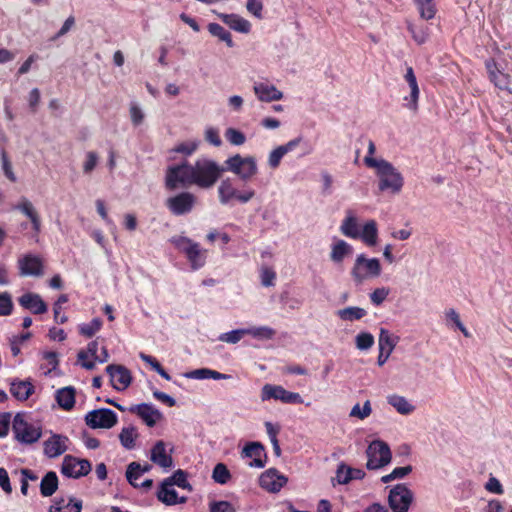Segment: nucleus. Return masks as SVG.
I'll list each match as a JSON object with an SVG mask.
<instances>
[{
    "label": "nucleus",
    "instance_id": "5fc2aeb1",
    "mask_svg": "<svg viewBox=\"0 0 512 512\" xmlns=\"http://www.w3.org/2000/svg\"><path fill=\"white\" fill-rule=\"evenodd\" d=\"M246 335V329H236L227 333H223L219 336V340L222 342L236 344L243 336Z\"/></svg>",
    "mask_w": 512,
    "mask_h": 512
},
{
    "label": "nucleus",
    "instance_id": "ddd939ff",
    "mask_svg": "<svg viewBox=\"0 0 512 512\" xmlns=\"http://www.w3.org/2000/svg\"><path fill=\"white\" fill-rule=\"evenodd\" d=\"M404 80L408 84V88H409V95H406L403 98V100L405 102L404 107L412 112H417L418 106H419L418 103H419L420 89H419L416 75L411 66L406 68Z\"/></svg>",
    "mask_w": 512,
    "mask_h": 512
},
{
    "label": "nucleus",
    "instance_id": "9d476101",
    "mask_svg": "<svg viewBox=\"0 0 512 512\" xmlns=\"http://www.w3.org/2000/svg\"><path fill=\"white\" fill-rule=\"evenodd\" d=\"M117 421L116 413L106 408L92 410L85 416L86 425L92 429H110Z\"/></svg>",
    "mask_w": 512,
    "mask_h": 512
},
{
    "label": "nucleus",
    "instance_id": "7c9ffc66",
    "mask_svg": "<svg viewBox=\"0 0 512 512\" xmlns=\"http://www.w3.org/2000/svg\"><path fill=\"white\" fill-rule=\"evenodd\" d=\"M184 376L189 379H198V380H202V379L229 380L232 378V376L229 374L220 373L216 370H212L209 368L195 369V370L186 372L184 374Z\"/></svg>",
    "mask_w": 512,
    "mask_h": 512
},
{
    "label": "nucleus",
    "instance_id": "bb28decb",
    "mask_svg": "<svg viewBox=\"0 0 512 512\" xmlns=\"http://www.w3.org/2000/svg\"><path fill=\"white\" fill-rule=\"evenodd\" d=\"M19 303L25 309L34 314H43L47 311V305L38 294L26 293L19 298Z\"/></svg>",
    "mask_w": 512,
    "mask_h": 512
},
{
    "label": "nucleus",
    "instance_id": "72a5a7b5",
    "mask_svg": "<svg viewBox=\"0 0 512 512\" xmlns=\"http://www.w3.org/2000/svg\"><path fill=\"white\" fill-rule=\"evenodd\" d=\"M387 402L401 415H409L415 411V406L401 395H389Z\"/></svg>",
    "mask_w": 512,
    "mask_h": 512
},
{
    "label": "nucleus",
    "instance_id": "dca6fc26",
    "mask_svg": "<svg viewBox=\"0 0 512 512\" xmlns=\"http://www.w3.org/2000/svg\"><path fill=\"white\" fill-rule=\"evenodd\" d=\"M106 372L110 376L112 386L118 391L125 390L131 383V374L129 370L122 365H108Z\"/></svg>",
    "mask_w": 512,
    "mask_h": 512
},
{
    "label": "nucleus",
    "instance_id": "9b49d317",
    "mask_svg": "<svg viewBox=\"0 0 512 512\" xmlns=\"http://www.w3.org/2000/svg\"><path fill=\"white\" fill-rule=\"evenodd\" d=\"M91 469L92 466L88 460L66 455L62 462L61 473L66 477L78 479L88 475Z\"/></svg>",
    "mask_w": 512,
    "mask_h": 512
},
{
    "label": "nucleus",
    "instance_id": "6e6d98bb",
    "mask_svg": "<svg viewBox=\"0 0 512 512\" xmlns=\"http://www.w3.org/2000/svg\"><path fill=\"white\" fill-rule=\"evenodd\" d=\"M0 156L2 160V169L4 172V175L11 181L16 182L17 178L15 173L13 172L12 164L10 160L8 159V156L5 152V150L0 151Z\"/></svg>",
    "mask_w": 512,
    "mask_h": 512
},
{
    "label": "nucleus",
    "instance_id": "1a4fd4ad",
    "mask_svg": "<svg viewBox=\"0 0 512 512\" xmlns=\"http://www.w3.org/2000/svg\"><path fill=\"white\" fill-rule=\"evenodd\" d=\"M175 244L186 254L191 263L192 269L197 270L204 266L207 251L202 249L198 243H195L186 237H180L175 240Z\"/></svg>",
    "mask_w": 512,
    "mask_h": 512
},
{
    "label": "nucleus",
    "instance_id": "f257e3e1",
    "mask_svg": "<svg viewBox=\"0 0 512 512\" xmlns=\"http://www.w3.org/2000/svg\"><path fill=\"white\" fill-rule=\"evenodd\" d=\"M224 171V167L209 158H198L194 163L185 161L168 167L165 185L169 190L191 185L209 189L214 186Z\"/></svg>",
    "mask_w": 512,
    "mask_h": 512
},
{
    "label": "nucleus",
    "instance_id": "423d86ee",
    "mask_svg": "<svg viewBox=\"0 0 512 512\" xmlns=\"http://www.w3.org/2000/svg\"><path fill=\"white\" fill-rule=\"evenodd\" d=\"M367 468L375 470L384 467L391 461V451L387 443L381 440L372 441L366 451Z\"/></svg>",
    "mask_w": 512,
    "mask_h": 512
},
{
    "label": "nucleus",
    "instance_id": "ea45409f",
    "mask_svg": "<svg viewBox=\"0 0 512 512\" xmlns=\"http://www.w3.org/2000/svg\"><path fill=\"white\" fill-rule=\"evenodd\" d=\"M165 485H176L180 488L187 489L188 491H192L191 484L187 481V474L185 471L178 469L176 470L172 476L164 479Z\"/></svg>",
    "mask_w": 512,
    "mask_h": 512
},
{
    "label": "nucleus",
    "instance_id": "f03ea898",
    "mask_svg": "<svg viewBox=\"0 0 512 512\" xmlns=\"http://www.w3.org/2000/svg\"><path fill=\"white\" fill-rule=\"evenodd\" d=\"M366 166L375 169L379 179L378 188L380 191H390L392 194L401 192L404 186V178L390 162L385 159H381V161L368 159Z\"/></svg>",
    "mask_w": 512,
    "mask_h": 512
},
{
    "label": "nucleus",
    "instance_id": "f704fd0d",
    "mask_svg": "<svg viewBox=\"0 0 512 512\" xmlns=\"http://www.w3.org/2000/svg\"><path fill=\"white\" fill-rule=\"evenodd\" d=\"M75 388L72 386L63 387L56 392V401L64 410H71L75 404Z\"/></svg>",
    "mask_w": 512,
    "mask_h": 512
},
{
    "label": "nucleus",
    "instance_id": "8fccbe9b",
    "mask_svg": "<svg viewBox=\"0 0 512 512\" xmlns=\"http://www.w3.org/2000/svg\"><path fill=\"white\" fill-rule=\"evenodd\" d=\"M141 476V465L138 462H131L127 466L126 478L127 481L135 488L139 486L137 483L138 478Z\"/></svg>",
    "mask_w": 512,
    "mask_h": 512
},
{
    "label": "nucleus",
    "instance_id": "f3484780",
    "mask_svg": "<svg viewBox=\"0 0 512 512\" xmlns=\"http://www.w3.org/2000/svg\"><path fill=\"white\" fill-rule=\"evenodd\" d=\"M287 483V478L276 469H268L259 478L260 486L268 492L276 493Z\"/></svg>",
    "mask_w": 512,
    "mask_h": 512
},
{
    "label": "nucleus",
    "instance_id": "a878e982",
    "mask_svg": "<svg viewBox=\"0 0 512 512\" xmlns=\"http://www.w3.org/2000/svg\"><path fill=\"white\" fill-rule=\"evenodd\" d=\"M150 460L164 469L173 465V459L166 453V445L162 440L157 441L151 449Z\"/></svg>",
    "mask_w": 512,
    "mask_h": 512
},
{
    "label": "nucleus",
    "instance_id": "774afa93",
    "mask_svg": "<svg viewBox=\"0 0 512 512\" xmlns=\"http://www.w3.org/2000/svg\"><path fill=\"white\" fill-rule=\"evenodd\" d=\"M97 162L98 155L93 151L88 152L86 155V161L83 164L84 173H90L96 167Z\"/></svg>",
    "mask_w": 512,
    "mask_h": 512
},
{
    "label": "nucleus",
    "instance_id": "6e6552de",
    "mask_svg": "<svg viewBox=\"0 0 512 512\" xmlns=\"http://www.w3.org/2000/svg\"><path fill=\"white\" fill-rule=\"evenodd\" d=\"M413 500L414 494L406 484L395 485L388 495V504L392 512H409Z\"/></svg>",
    "mask_w": 512,
    "mask_h": 512
},
{
    "label": "nucleus",
    "instance_id": "6ab92c4d",
    "mask_svg": "<svg viewBox=\"0 0 512 512\" xmlns=\"http://www.w3.org/2000/svg\"><path fill=\"white\" fill-rule=\"evenodd\" d=\"M68 438L60 434H52L44 441V454L49 458H56L68 449Z\"/></svg>",
    "mask_w": 512,
    "mask_h": 512
},
{
    "label": "nucleus",
    "instance_id": "20e7f679",
    "mask_svg": "<svg viewBox=\"0 0 512 512\" xmlns=\"http://www.w3.org/2000/svg\"><path fill=\"white\" fill-rule=\"evenodd\" d=\"M217 193L220 204L224 206L232 204L233 201L246 204L252 200L256 194L255 190L252 188L238 190L234 182L229 178L220 182Z\"/></svg>",
    "mask_w": 512,
    "mask_h": 512
},
{
    "label": "nucleus",
    "instance_id": "13d9d810",
    "mask_svg": "<svg viewBox=\"0 0 512 512\" xmlns=\"http://www.w3.org/2000/svg\"><path fill=\"white\" fill-rule=\"evenodd\" d=\"M13 303L9 293H0V315L7 316L12 312Z\"/></svg>",
    "mask_w": 512,
    "mask_h": 512
},
{
    "label": "nucleus",
    "instance_id": "0e129e2a",
    "mask_svg": "<svg viewBox=\"0 0 512 512\" xmlns=\"http://www.w3.org/2000/svg\"><path fill=\"white\" fill-rule=\"evenodd\" d=\"M276 278V273L273 269L269 267H263L261 269V283L265 287H270L274 285V280Z\"/></svg>",
    "mask_w": 512,
    "mask_h": 512
},
{
    "label": "nucleus",
    "instance_id": "4be33fe9",
    "mask_svg": "<svg viewBox=\"0 0 512 512\" xmlns=\"http://www.w3.org/2000/svg\"><path fill=\"white\" fill-rule=\"evenodd\" d=\"M253 91L258 100L262 102L278 101L283 98V93L276 86L265 82L255 83Z\"/></svg>",
    "mask_w": 512,
    "mask_h": 512
},
{
    "label": "nucleus",
    "instance_id": "79ce46f5",
    "mask_svg": "<svg viewBox=\"0 0 512 512\" xmlns=\"http://www.w3.org/2000/svg\"><path fill=\"white\" fill-rule=\"evenodd\" d=\"M417 4L420 17L424 20H430L434 18L436 14V8L433 0H414Z\"/></svg>",
    "mask_w": 512,
    "mask_h": 512
},
{
    "label": "nucleus",
    "instance_id": "0eeeda50",
    "mask_svg": "<svg viewBox=\"0 0 512 512\" xmlns=\"http://www.w3.org/2000/svg\"><path fill=\"white\" fill-rule=\"evenodd\" d=\"M12 429L15 438L24 444H32L37 442L42 433L41 428L25 420L24 416L17 414L12 423Z\"/></svg>",
    "mask_w": 512,
    "mask_h": 512
},
{
    "label": "nucleus",
    "instance_id": "e2e57ef3",
    "mask_svg": "<svg viewBox=\"0 0 512 512\" xmlns=\"http://www.w3.org/2000/svg\"><path fill=\"white\" fill-rule=\"evenodd\" d=\"M210 512H236L235 508L228 501H213L209 504Z\"/></svg>",
    "mask_w": 512,
    "mask_h": 512
},
{
    "label": "nucleus",
    "instance_id": "b1692460",
    "mask_svg": "<svg viewBox=\"0 0 512 512\" xmlns=\"http://www.w3.org/2000/svg\"><path fill=\"white\" fill-rule=\"evenodd\" d=\"M352 253L353 247L348 242L343 239H336L331 245L329 257L334 264L341 265Z\"/></svg>",
    "mask_w": 512,
    "mask_h": 512
},
{
    "label": "nucleus",
    "instance_id": "f8f14e48",
    "mask_svg": "<svg viewBox=\"0 0 512 512\" xmlns=\"http://www.w3.org/2000/svg\"><path fill=\"white\" fill-rule=\"evenodd\" d=\"M196 196L190 192H181L166 199V207L176 216L190 213L196 203Z\"/></svg>",
    "mask_w": 512,
    "mask_h": 512
},
{
    "label": "nucleus",
    "instance_id": "5701e85b",
    "mask_svg": "<svg viewBox=\"0 0 512 512\" xmlns=\"http://www.w3.org/2000/svg\"><path fill=\"white\" fill-rule=\"evenodd\" d=\"M19 269L22 276H41L43 274V265L39 257L34 255H25L19 260Z\"/></svg>",
    "mask_w": 512,
    "mask_h": 512
},
{
    "label": "nucleus",
    "instance_id": "cd10ccee",
    "mask_svg": "<svg viewBox=\"0 0 512 512\" xmlns=\"http://www.w3.org/2000/svg\"><path fill=\"white\" fill-rule=\"evenodd\" d=\"M10 393L19 401H26L34 393L30 380L15 379L10 384Z\"/></svg>",
    "mask_w": 512,
    "mask_h": 512
},
{
    "label": "nucleus",
    "instance_id": "c9c22d12",
    "mask_svg": "<svg viewBox=\"0 0 512 512\" xmlns=\"http://www.w3.org/2000/svg\"><path fill=\"white\" fill-rule=\"evenodd\" d=\"M98 351V342L97 340L92 341L88 344L86 350H80L78 352V361L81 363L82 367L87 370H93L95 368V361H88V357L96 358Z\"/></svg>",
    "mask_w": 512,
    "mask_h": 512
},
{
    "label": "nucleus",
    "instance_id": "393cba45",
    "mask_svg": "<svg viewBox=\"0 0 512 512\" xmlns=\"http://www.w3.org/2000/svg\"><path fill=\"white\" fill-rule=\"evenodd\" d=\"M217 16L234 31L246 34L251 30V23L238 14L217 13Z\"/></svg>",
    "mask_w": 512,
    "mask_h": 512
},
{
    "label": "nucleus",
    "instance_id": "37998d69",
    "mask_svg": "<svg viewBox=\"0 0 512 512\" xmlns=\"http://www.w3.org/2000/svg\"><path fill=\"white\" fill-rule=\"evenodd\" d=\"M372 413V406L369 400H366L361 407L359 403L355 404L350 413L349 416L352 418H358L360 420H364L367 417H369Z\"/></svg>",
    "mask_w": 512,
    "mask_h": 512
},
{
    "label": "nucleus",
    "instance_id": "680f3d73",
    "mask_svg": "<svg viewBox=\"0 0 512 512\" xmlns=\"http://www.w3.org/2000/svg\"><path fill=\"white\" fill-rule=\"evenodd\" d=\"M68 302V296L66 294H62L58 297L57 301L54 304V319L57 323L63 324L67 321V316L63 315L61 316L60 320L59 318V310L62 309V305Z\"/></svg>",
    "mask_w": 512,
    "mask_h": 512
},
{
    "label": "nucleus",
    "instance_id": "aec40b11",
    "mask_svg": "<svg viewBox=\"0 0 512 512\" xmlns=\"http://www.w3.org/2000/svg\"><path fill=\"white\" fill-rule=\"evenodd\" d=\"M242 456L252 458L250 467L263 468L265 466L266 453L264 446L260 442H250L242 450Z\"/></svg>",
    "mask_w": 512,
    "mask_h": 512
},
{
    "label": "nucleus",
    "instance_id": "c85d7f7f",
    "mask_svg": "<svg viewBox=\"0 0 512 512\" xmlns=\"http://www.w3.org/2000/svg\"><path fill=\"white\" fill-rule=\"evenodd\" d=\"M486 68L489 74L490 80L500 90L509 89L510 77L509 75L500 71L493 60L486 61Z\"/></svg>",
    "mask_w": 512,
    "mask_h": 512
},
{
    "label": "nucleus",
    "instance_id": "4d7b16f0",
    "mask_svg": "<svg viewBox=\"0 0 512 512\" xmlns=\"http://www.w3.org/2000/svg\"><path fill=\"white\" fill-rule=\"evenodd\" d=\"M389 293H390V289L387 287L376 288L370 294V300L374 305L379 306L386 300Z\"/></svg>",
    "mask_w": 512,
    "mask_h": 512
},
{
    "label": "nucleus",
    "instance_id": "c03bdc74",
    "mask_svg": "<svg viewBox=\"0 0 512 512\" xmlns=\"http://www.w3.org/2000/svg\"><path fill=\"white\" fill-rule=\"evenodd\" d=\"M212 478L216 483L226 484L231 478V474L223 463H218L213 469Z\"/></svg>",
    "mask_w": 512,
    "mask_h": 512
},
{
    "label": "nucleus",
    "instance_id": "39448f33",
    "mask_svg": "<svg viewBox=\"0 0 512 512\" xmlns=\"http://www.w3.org/2000/svg\"><path fill=\"white\" fill-rule=\"evenodd\" d=\"M225 171H230L241 180L248 181L258 173V165L254 156L235 154L225 161Z\"/></svg>",
    "mask_w": 512,
    "mask_h": 512
},
{
    "label": "nucleus",
    "instance_id": "864d4df0",
    "mask_svg": "<svg viewBox=\"0 0 512 512\" xmlns=\"http://www.w3.org/2000/svg\"><path fill=\"white\" fill-rule=\"evenodd\" d=\"M101 326L102 321L99 318H94L90 323L80 326V333L87 338H91L100 330Z\"/></svg>",
    "mask_w": 512,
    "mask_h": 512
},
{
    "label": "nucleus",
    "instance_id": "338daca9",
    "mask_svg": "<svg viewBox=\"0 0 512 512\" xmlns=\"http://www.w3.org/2000/svg\"><path fill=\"white\" fill-rule=\"evenodd\" d=\"M246 9L258 19L262 18L263 4L261 0H247Z\"/></svg>",
    "mask_w": 512,
    "mask_h": 512
},
{
    "label": "nucleus",
    "instance_id": "de8ad7c7",
    "mask_svg": "<svg viewBox=\"0 0 512 512\" xmlns=\"http://www.w3.org/2000/svg\"><path fill=\"white\" fill-rule=\"evenodd\" d=\"M408 30L412 34L413 39L418 44H423L426 42L428 38V28L423 25H415L412 23H408Z\"/></svg>",
    "mask_w": 512,
    "mask_h": 512
},
{
    "label": "nucleus",
    "instance_id": "c756f323",
    "mask_svg": "<svg viewBox=\"0 0 512 512\" xmlns=\"http://www.w3.org/2000/svg\"><path fill=\"white\" fill-rule=\"evenodd\" d=\"M340 232L348 238L358 239L360 237L358 219L352 212L346 213L340 225Z\"/></svg>",
    "mask_w": 512,
    "mask_h": 512
},
{
    "label": "nucleus",
    "instance_id": "bf43d9fd",
    "mask_svg": "<svg viewBox=\"0 0 512 512\" xmlns=\"http://www.w3.org/2000/svg\"><path fill=\"white\" fill-rule=\"evenodd\" d=\"M205 140L215 147H219L222 144L219 130L214 127H208L204 133Z\"/></svg>",
    "mask_w": 512,
    "mask_h": 512
},
{
    "label": "nucleus",
    "instance_id": "4c0bfd02",
    "mask_svg": "<svg viewBox=\"0 0 512 512\" xmlns=\"http://www.w3.org/2000/svg\"><path fill=\"white\" fill-rule=\"evenodd\" d=\"M336 315L343 321L360 320L367 315V311L358 306H349L336 311Z\"/></svg>",
    "mask_w": 512,
    "mask_h": 512
},
{
    "label": "nucleus",
    "instance_id": "2f4dec72",
    "mask_svg": "<svg viewBox=\"0 0 512 512\" xmlns=\"http://www.w3.org/2000/svg\"><path fill=\"white\" fill-rule=\"evenodd\" d=\"M172 485H165V481L161 483L158 492V499L166 505L182 504L187 501L186 497H179L176 490L171 488Z\"/></svg>",
    "mask_w": 512,
    "mask_h": 512
},
{
    "label": "nucleus",
    "instance_id": "2eb2a0df",
    "mask_svg": "<svg viewBox=\"0 0 512 512\" xmlns=\"http://www.w3.org/2000/svg\"><path fill=\"white\" fill-rule=\"evenodd\" d=\"M128 411L139 416L148 427H154L163 418L158 409L147 403L132 405Z\"/></svg>",
    "mask_w": 512,
    "mask_h": 512
},
{
    "label": "nucleus",
    "instance_id": "09e8293b",
    "mask_svg": "<svg viewBox=\"0 0 512 512\" xmlns=\"http://www.w3.org/2000/svg\"><path fill=\"white\" fill-rule=\"evenodd\" d=\"M374 342V336L369 332H360L355 337L356 347L361 351L370 349Z\"/></svg>",
    "mask_w": 512,
    "mask_h": 512
},
{
    "label": "nucleus",
    "instance_id": "052dcab7",
    "mask_svg": "<svg viewBox=\"0 0 512 512\" xmlns=\"http://www.w3.org/2000/svg\"><path fill=\"white\" fill-rule=\"evenodd\" d=\"M279 387L280 386L278 385L265 384L261 390L262 401H266L272 398L278 400Z\"/></svg>",
    "mask_w": 512,
    "mask_h": 512
},
{
    "label": "nucleus",
    "instance_id": "473e14b6",
    "mask_svg": "<svg viewBox=\"0 0 512 512\" xmlns=\"http://www.w3.org/2000/svg\"><path fill=\"white\" fill-rule=\"evenodd\" d=\"M364 244L369 247H373L377 244L378 240V228L375 220L367 221L362 229H360V237Z\"/></svg>",
    "mask_w": 512,
    "mask_h": 512
},
{
    "label": "nucleus",
    "instance_id": "a19ab883",
    "mask_svg": "<svg viewBox=\"0 0 512 512\" xmlns=\"http://www.w3.org/2000/svg\"><path fill=\"white\" fill-rule=\"evenodd\" d=\"M208 31L212 36L217 37L219 40L225 42L228 47L234 46L231 33L223 28L220 24L210 23L208 25Z\"/></svg>",
    "mask_w": 512,
    "mask_h": 512
},
{
    "label": "nucleus",
    "instance_id": "69168bd1",
    "mask_svg": "<svg viewBox=\"0 0 512 512\" xmlns=\"http://www.w3.org/2000/svg\"><path fill=\"white\" fill-rule=\"evenodd\" d=\"M352 473V468L347 467L344 464L339 465L336 478L339 484H347L351 480L350 474Z\"/></svg>",
    "mask_w": 512,
    "mask_h": 512
},
{
    "label": "nucleus",
    "instance_id": "58836bf2",
    "mask_svg": "<svg viewBox=\"0 0 512 512\" xmlns=\"http://www.w3.org/2000/svg\"><path fill=\"white\" fill-rule=\"evenodd\" d=\"M137 437L138 433L134 426L122 428L119 434V440L121 445L128 450H131L135 447V440L137 439Z\"/></svg>",
    "mask_w": 512,
    "mask_h": 512
},
{
    "label": "nucleus",
    "instance_id": "3c124183",
    "mask_svg": "<svg viewBox=\"0 0 512 512\" xmlns=\"http://www.w3.org/2000/svg\"><path fill=\"white\" fill-rule=\"evenodd\" d=\"M129 115L133 126H140L145 119V113L142 108L135 102L130 103Z\"/></svg>",
    "mask_w": 512,
    "mask_h": 512
},
{
    "label": "nucleus",
    "instance_id": "412c9836",
    "mask_svg": "<svg viewBox=\"0 0 512 512\" xmlns=\"http://www.w3.org/2000/svg\"><path fill=\"white\" fill-rule=\"evenodd\" d=\"M301 141H302V138L297 137V138L290 140L286 144L280 145V146L276 147L275 149H273L268 155V160H267L268 166L271 169L278 168L281 163L282 158L287 153H289L290 151L295 149L301 143Z\"/></svg>",
    "mask_w": 512,
    "mask_h": 512
},
{
    "label": "nucleus",
    "instance_id": "a18cd8bd",
    "mask_svg": "<svg viewBox=\"0 0 512 512\" xmlns=\"http://www.w3.org/2000/svg\"><path fill=\"white\" fill-rule=\"evenodd\" d=\"M278 400L287 404H301L303 399L297 392H291L284 389L282 386L279 387Z\"/></svg>",
    "mask_w": 512,
    "mask_h": 512
},
{
    "label": "nucleus",
    "instance_id": "7ed1b4c3",
    "mask_svg": "<svg viewBox=\"0 0 512 512\" xmlns=\"http://www.w3.org/2000/svg\"><path fill=\"white\" fill-rule=\"evenodd\" d=\"M382 266L378 258H368L365 254L356 256L350 271L352 280L356 284L377 278L381 275Z\"/></svg>",
    "mask_w": 512,
    "mask_h": 512
},
{
    "label": "nucleus",
    "instance_id": "4468645a",
    "mask_svg": "<svg viewBox=\"0 0 512 512\" xmlns=\"http://www.w3.org/2000/svg\"><path fill=\"white\" fill-rule=\"evenodd\" d=\"M398 341V336H394L385 328L380 329L378 337L379 355L377 358V363L379 366H383L386 363Z\"/></svg>",
    "mask_w": 512,
    "mask_h": 512
},
{
    "label": "nucleus",
    "instance_id": "e433bc0d",
    "mask_svg": "<svg viewBox=\"0 0 512 512\" xmlns=\"http://www.w3.org/2000/svg\"><path fill=\"white\" fill-rule=\"evenodd\" d=\"M58 488V477L55 472L49 471L42 478L40 483V492L42 496H52Z\"/></svg>",
    "mask_w": 512,
    "mask_h": 512
},
{
    "label": "nucleus",
    "instance_id": "603ef678",
    "mask_svg": "<svg viewBox=\"0 0 512 512\" xmlns=\"http://www.w3.org/2000/svg\"><path fill=\"white\" fill-rule=\"evenodd\" d=\"M225 138L230 144L235 146L243 145L246 141L245 135L241 131L232 127L226 129Z\"/></svg>",
    "mask_w": 512,
    "mask_h": 512
},
{
    "label": "nucleus",
    "instance_id": "49530a36",
    "mask_svg": "<svg viewBox=\"0 0 512 512\" xmlns=\"http://www.w3.org/2000/svg\"><path fill=\"white\" fill-rule=\"evenodd\" d=\"M246 335H251L258 339H271L275 335V331L268 326L251 327L246 329Z\"/></svg>",
    "mask_w": 512,
    "mask_h": 512
},
{
    "label": "nucleus",
    "instance_id": "a211bd4d",
    "mask_svg": "<svg viewBox=\"0 0 512 512\" xmlns=\"http://www.w3.org/2000/svg\"><path fill=\"white\" fill-rule=\"evenodd\" d=\"M14 209L21 212L26 216L32 225V229L35 234H39L41 231V218L40 215L33 205V203L26 197H21L19 202L14 206Z\"/></svg>",
    "mask_w": 512,
    "mask_h": 512
}]
</instances>
